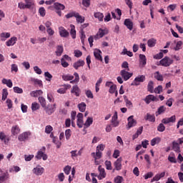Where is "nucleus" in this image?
<instances>
[{
    "mask_svg": "<svg viewBox=\"0 0 183 183\" xmlns=\"http://www.w3.org/2000/svg\"><path fill=\"white\" fill-rule=\"evenodd\" d=\"M53 8L56 10V14L59 16H62V11L65 9V6L61 3H54L52 6H49V9H53Z\"/></svg>",
    "mask_w": 183,
    "mask_h": 183,
    "instance_id": "obj_1",
    "label": "nucleus"
},
{
    "mask_svg": "<svg viewBox=\"0 0 183 183\" xmlns=\"http://www.w3.org/2000/svg\"><path fill=\"white\" fill-rule=\"evenodd\" d=\"M46 151V147H42L36 153L35 158L36 159H43V161H46L48 159V154H45Z\"/></svg>",
    "mask_w": 183,
    "mask_h": 183,
    "instance_id": "obj_2",
    "label": "nucleus"
},
{
    "mask_svg": "<svg viewBox=\"0 0 183 183\" xmlns=\"http://www.w3.org/2000/svg\"><path fill=\"white\" fill-rule=\"evenodd\" d=\"M56 109V104H49L47 106H45L44 111L48 114V115H52L54 111Z\"/></svg>",
    "mask_w": 183,
    "mask_h": 183,
    "instance_id": "obj_3",
    "label": "nucleus"
},
{
    "mask_svg": "<svg viewBox=\"0 0 183 183\" xmlns=\"http://www.w3.org/2000/svg\"><path fill=\"white\" fill-rule=\"evenodd\" d=\"M32 172H33V174H34V175L39 177V176L42 175V174H44V172H45V169L44 167H42L41 165H37L36 167H34L32 169Z\"/></svg>",
    "mask_w": 183,
    "mask_h": 183,
    "instance_id": "obj_4",
    "label": "nucleus"
},
{
    "mask_svg": "<svg viewBox=\"0 0 183 183\" xmlns=\"http://www.w3.org/2000/svg\"><path fill=\"white\" fill-rule=\"evenodd\" d=\"M172 62H174V61L171 59V58L165 56L162 60H160L159 64L162 65V66L167 67L169 66V65H172Z\"/></svg>",
    "mask_w": 183,
    "mask_h": 183,
    "instance_id": "obj_5",
    "label": "nucleus"
},
{
    "mask_svg": "<svg viewBox=\"0 0 183 183\" xmlns=\"http://www.w3.org/2000/svg\"><path fill=\"white\" fill-rule=\"evenodd\" d=\"M127 121V129H131V128L137 125V120L134 119V116L129 117Z\"/></svg>",
    "mask_w": 183,
    "mask_h": 183,
    "instance_id": "obj_6",
    "label": "nucleus"
},
{
    "mask_svg": "<svg viewBox=\"0 0 183 183\" xmlns=\"http://www.w3.org/2000/svg\"><path fill=\"white\" fill-rule=\"evenodd\" d=\"M77 118V127L79 128H82L84 127V114L82 113H79L76 116Z\"/></svg>",
    "mask_w": 183,
    "mask_h": 183,
    "instance_id": "obj_7",
    "label": "nucleus"
},
{
    "mask_svg": "<svg viewBox=\"0 0 183 183\" xmlns=\"http://www.w3.org/2000/svg\"><path fill=\"white\" fill-rule=\"evenodd\" d=\"M107 34H108V29H99L97 35L94 36V39H99V38H102Z\"/></svg>",
    "mask_w": 183,
    "mask_h": 183,
    "instance_id": "obj_8",
    "label": "nucleus"
},
{
    "mask_svg": "<svg viewBox=\"0 0 183 183\" xmlns=\"http://www.w3.org/2000/svg\"><path fill=\"white\" fill-rule=\"evenodd\" d=\"M176 121H177V116L173 115L171 117H166V118L163 119L162 120V123L167 124H171V122L174 123Z\"/></svg>",
    "mask_w": 183,
    "mask_h": 183,
    "instance_id": "obj_9",
    "label": "nucleus"
},
{
    "mask_svg": "<svg viewBox=\"0 0 183 183\" xmlns=\"http://www.w3.org/2000/svg\"><path fill=\"white\" fill-rule=\"evenodd\" d=\"M98 171L99 174L97 176L98 179H104L107 177V173L105 172V169L102 167V166H99Z\"/></svg>",
    "mask_w": 183,
    "mask_h": 183,
    "instance_id": "obj_10",
    "label": "nucleus"
},
{
    "mask_svg": "<svg viewBox=\"0 0 183 183\" xmlns=\"http://www.w3.org/2000/svg\"><path fill=\"white\" fill-rule=\"evenodd\" d=\"M120 74L124 81H128V79L132 76V73L128 72L125 69L122 70Z\"/></svg>",
    "mask_w": 183,
    "mask_h": 183,
    "instance_id": "obj_11",
    "label": "nucleus"
},
{
    "mask_svg": "<svg viewBox=\"0 0 183 183\" xmlns=\"http://www.w3.org/2000/svg\"><path fill=\"white\" fill-rule=\"evenodd\" d=\"M29 137H31V132H25L21 134L20 135H19L18 139L19 141H21V142L26 141V139H28Z\"/></svg>",
    "mask_w": 183,
    "mask_h": 183,
    "instance_id": "obj_12",
    "label": "nucleus"
},
{
    "mask_svg": "<svg viewBox=\"0 0 183 183\" xmlns=\"http://www.w3.org/2000/svg\"><path fill=\"white\" fill-rule=\"evenodd\" d=\"M144 81H145V76L139 75L134 79L133 81V84L135 85L136 86H138V85H139V82H144Z\"/></svg>",
    "mask_w": 183,
    "mask_h": 183,
    "instance_id": "obj_13",
    "label": "nucleus"
},
{
    "mask_svg": "<svg viewBox=\"0 0 183 183\" xmlns=\"http://www.w3.org/2000/svg\"><path fill=\"white\" fill-rule=\"evenodd\" d=\"M59 32L61 38H66L69 36V32H68V31H66V29L62 26L59 27Z\"/></svg>",
    "mask_w": 183,
    "mask_h": 183,
    "instance_id": "obj_14",
    "label": "nucleus"
},
{
    "mask_svg": "<svg viewBox=\"0 0 183 183\" xmlns=\"http://www.w3.org/2000/svg\"><path fill=\"white\" fill-rule=\"evenodd\" d=\"M147 65V56L144 54H139V66L144 68Z\"/></svg>",
    "mask_w": 183,
    "mask_h": 183,
    "instance_id": "obj_15",
    "label": "nucleus"
},
{
    "mask_svg": "<svg viewBox=\"0 0 183 183\" xmlns=\"http://www.w3.org/2000/svg\"><path fill=\"white\" fill-rule=\"evenodd\" d=\"M18 41V38L16 36H12L8 41H6V46H14L16 41Z\"/></svg>",
    "mask_w": 183,
    "mask_h": 183,
    "instance_id": "obj_16",
    "label": "nucleus"
},
{
    "mask_svg": "<svg viewBox=\"0 0 183 183\" xmlns=\"http://www.w3.org/2000/svg\"><path fill=\"white\" fill-rule=\"evenodd\" d=\"M71 92L75 95V97H79V95H81V89H79L78 85H74L72 86Z\"/></svg>",
    "mask_w": 183,
    "mask_h": 183,
    "instance_id": "obj_17",
    "label": "nucleus"
},
{
    "mask_svg": "<svg viewBox=\"0 0 183 183\" xmlns=\"http://www.w3.org/2000/svg\"><path fill=\"white\" fill-rule=\"evenodd\" d=\"M11 134L16 137V135H18L21 132V128L18 125H14L11 127Z\"/></svg>",
    "mask_w": 183,
    "mask_h": 183,
    "instance_id": "obj_18",
    "label": "nucleus"
},
{
    "mask_svg": "<svg viewBox=\"0 0 183 183\" xmlns=\"http://www.w3.org/2000/svg\"><path fill=\"white\" fill-rule=\"evenodd\" d=\"M144 102L146 104H150L152 101H158L157 97L152 95V94H149L148 96L146 97V98L144 99Z\"/></svg>",
    "mask_w": 183,
    "mask_h": 183,
    "instance_id": "obj_19",
    "label": "nucleus"
},
{
    "mask_svg": "<svg viewBox=\"0 0 183 183\" xmlns=\"http://www.w3.org/2000/svg\"><path fill=\"white\" fill-rule=\"evenodd\" d=\"M172 149L174 152L179 154L181 152V147H179V144L177 141L172 142Z\"/></svg>",
    "mask_w": 183,
    "mask_h": 183,
    "instance_id": "obj_20",
    "label": "nucleus"
},
{
    "mask_svg": "<svg viewBox=\"0 0 183 183\" xmlns=\"http://www.w3.org/2000/svg\"><path fill=\"white\" fill-rule=\"evenodd\" d=\"M8 38H11V33L9 32H2L0 34V41L5 42Z\"/></svg>",
    "mask_w": 183,
    "mask_h": 183,
    "instance_id": "obj_21",
    "label": "nucleus"
},
{
    "mask_svg": "<svg viewBox=\"0 0 183 183\" xmlns=\"http://www.w3.org/2000/svg\"><path fill=\"white\" fill-rule=\"evenodd\" d=\"M0 140L4 141L5 145H8V142H9V137H6V134H5V132H1Z\"/></svg>",
    "mask_w": 183,
    "mask_h": 183,
    "instance_id": "obj_22",
    "label": "nucleus"
},
{
    "mask_svg": "<svg viewBox=\"0 0 183 183\" xmlns=\"http://www.w3.org/2000/svg\"><path fill=\"white\" fill-rule=\"evenodd\" d=\"M124 25L128 29H129V31H132V29L134 28V23H132L131 19H126L124 20Z\"/></svg>",
    "mask_w": 183,
    "mask_h": 183,
    "instance_id": "obj_23",
    "label": "nucleus"
},
{
    "mask_svg": "<svg viewBox=\"0 0 183 183\" xmlns=\"http://www.w3.org/2000/svg\"><path fill=\"white\" fill-rule=\"evenodd\" d=\"M8 179H9V173L4 172L0 175V183H5Z\"/></svg>",
    "mask_w": 183,
    "mask_h": 183,
    "instance_id": "obj_24",
    "label": "nucleus"
},
{
    "mask_svg": "<svg viewBox=\"0 0 183 183\" xmlns=\"http://www.w3.org/2000/svg\"><path fill=\"white\" fill-rule=\"evenodd\" d=\"M101 54H102V51L99 49H94V56L98 61H102V56H101Z\"/></svg>",
    "mask_w": 183,
    "mask_h": 183,
    "instance_id": "obj_25",
    "label": "nucleus"
},
{
    "mask_svg": "<svg viewBox=\"0 0 183 183\" xmlns=\"http://www.w3.org/2000/svg\"><path fill=\"white\" fill-rule=\"evenodd\" d=\"M75 17L76 18V21L77 22V24H84V22H85V17L79 15V13H76Z\"/></svg>",
    "mask_w": 183,
    "mask_h": 183,
    "instance_id": "obj_26",
    "label": "nucleus"
},
{
    "mask_svg": "<svg viewBox=\"0 0 183 183\" xmlns=\"http://www.w3.org/2000/svg\"><path fill=\"white\" fill-rule=\"evenodd\" d=\"M84 65H85V61L84 60H79L73 64V66L74 69H78V68H81Z\"/></svg>",
    "mask_w": 183,
    "mask_h": 183,
    "instance_id": "obj_27",
    "label": "nucleus"
},
{
    "mask_svg": "<svg viewBox=\"0 0 183 183\" xmlns=\"http://www.w3.org/2000/svg\"><path fill=\"white\" fill-rule=\"evenodd\" d=\"M70 28V35L73 39H75V38H76V30H75V26L74 24H71Z\"/></svg>",
    "mask_w": 183,
    "mask_h": 183,
    "instance_id": "obj_28",
    "label": "nucleus"
},
{
    "mask_svg": "<svg viewBox=\"0 0 183 183\" xmlns=\"http://www.w3.org/2000/svg\"><path fill=\"white\" fill-rule=\"evenodd\" d=\"M42 94H44V92H42V90H35V91H32L30 93V95L33 98H36L37 97H39V95H42Z\"/></svg>",
    "mask_w": 183,
    "mask_h": 183,
    "instance_id": "obj_29",
    "label": "nucleus"
},
{
    "mask_svg": "<svg viewBox=\"0 0 183 183\" xmlns=\"http://www.w3.org/2000/svg\"><path fill=\"white\" fill-rule=\"evenodd\" d=\"M168 161L172 162V164H177V157H175V154L174 152H171L168 157Z\"/></svg>",
    "mask_w": 183,
    "mask_h": 183,
    "instance_id": "obj_30",
    "label": "nucleus"
},
{
    "mask_svg": "<svg viewBox=\"0 0 183 183\" xmlns=\"http://www.w3.org/2000/svg\"><path fill=\"white\" fill-rule=\"evenodd\" d=\"M91 155L94 159H101V158H102V152H97V150L96 152H92Z\"/></svg>",
    "mask_w": 183,
    "mask_h": 183,
    "instance_id": "obj_31",
    "label": "nucleus"
},
{
    "mask_svg": "<svg viewBox=\"0 0 183 183\" xmlns=\"http://www.w3.org/2000/svg\"><path fill=\"white\" fill-rule=\"evenodd\" d=\"M94 18L98 19V21H104V14L98 11V12H94Z\"/></svg>",
    "mask_w": 183,
    "mask_h": 183,
    "instance_id": "obj_32",
    "label": "nucleus"
},
{
    "mask_svg": "<svg viewBox=\"0 0 183 183\" xmlns=\"http://www.w3.org/2000/svg\"><path fill=\"white\" fill-rule=\"evenodd\" d=\"M144 119L145 121H149V122H155V116L147 113V115L144 117Z\"/></svg>",
    "mask_w": 183,
    "mask_h": 183,
    "instance_id": "obj_33",
    "label": "nucleus"
},
{
    "mask_svg": "<svg viewBox=\"0 0 183 183\" xmlns=\"http://www.w3.org/2000/svg\"><path fill=\"white\" fill-rule=\"evenodd\" d=\"M114 167L115 169L117 171H120L122 168V164L121 163V159H118L115 162H114Z\"/></svg>",
    "mask_w": 183,
    "mask_h": 183,
    "instance_id": "obj_34",
    "label": "nucleus"
},
{
    "mask_svg": "<svg viewBox=\"0 0 183 183\" xmlns=\"http://www.w3.org/2000/svg\"><path fill=\"white\" fill-rule=\"evenodd\" d=\"M2 84L4 85H6L9 88H12V80L11 79H2Z\"/></svg>",
    "mask_w": 183,
    "mask_h": 183,
    "instance_id": "obj_35",
    "label": "nucleus"
},
{
    "mask_svg": "<svg viewBox=\"0 0 183 183\" xmlns=\"http://www.w3.org/2000/svg\"><path fill=\"white\" fill-rule=\"evenodd\" d=\"M77 108H79L80 112H85L86 109V104L85 102H81L78 104Z\"/></svg>",
    "mask_w": 183,
    "mask_h": 183,
    "instance_id": "obj_36",
    "label": "nucleus"
},
{
    "mask_svg": "<svg viewBox=\"0 0 183 183\" xmlns=\"http://www.w3.org/2000/svg\"><path fill=\"white\" fill-rule=\"evenodd\" d=\"M24 2L27 9H31V6L35 5V1L34 0H24Z\"/></svg>",
    "mask_w": 183,
    "mask_h": 183,
    "instance_id": "obj_37",
    "label": "nucleus"
},
{
    "mask_svg": "<svg viewBox=\"0 0 183 183\" xmlns=\"http://www.w3.org/2000/svg\"><path fill=\"white\" fill-rule=\"evenodd\" d=\"M161 142V137H155L153 139L151 140V145L152 147H155L157 144H159Z\"/></svg>",
    "mask_w": 183,
    "mask_h": 183,
    "instance_id": "obj_38",
    "label": "nucleus"
},
{
    "mask_svg": "<svg viewBox=\"0 0 183 183\" xmlns=\"http://www.w3.org/2000/svg\"><path fill=\"white\" fill-rule=\"evenodd\" d=\"M94 122V119L92 117H88L85 123L83 124L86 128H88L92 125V123Z\"/></svg>",
    "mask_w": 183,
    "mask_h": 183,
    "instance_id": "obj_39",
    "label": "nucleus"
},
{
    "mask_svg": "<svg viewBox=\"0 0 183 183\" xmlns=\"http://www.w3.org/2000/svg\"><path fill=\"white\" fill-rule=\"evenodd\" d=\"M167 110V108L164 106H162L158 108L157 112H156V117H158V115H161L162 114H164L165 111Z\"/></svg>",
    "mask_w": 183,
    "mask_h": 183,
    "instance_id": "obj_40",
    "label": "nucleus"
},
{
    "mask_svg": "<svg viewBox=\"0 0 183 183\" xmlns=\"http://www.w3.org/2000/svg\"><path fill=\"white\" fill-rule=\"evenodd\" d=\"M157 44V40L155 39H150L147 41V45L149 48L155 46Z\"/></svg>",
    "mask_w": 183,
    "mask_h": 183,
    "instance_id": "obj_41",
    "label": "nucleus"
},
{
    "mask_svg": "<svg viewBox=\"0 0 183 183\" xmlns=\"http://www.w3.org/2000/svg\"><path fill=\"white\" fill-rule=\"evenodd\" d=\"M64 52V47L62 46H58L56 47V56H61Z\"/></svg>",
    "mask_w": 183,
    "mask_h": 183,
    "instance_id": "obj_42",
    "label": "nucleus"
},
{
    "mask_svg": "<svg viewBox=\"0 0 183 183\" xmlns=\"http://www.w3.org/2000/svg\"><path fill=\"white\" fill-rule=\"evenodd\" d=\"M147 89L151 94H154V81H150L148 83Z\"/></svg>",
    "mask_w": 183,
    "mask_h": 183,
    "instance_id": "obj_43",
    "label": "nucleus"
},
{
    "mask_svg": "<svg viewBox=\"0 0 183 183\" xmlns=\"http://www.w3.org/2000/svg\"><path fill=\"white\" fill-rule=\"evenodd\" d=\"M79 34L81 44L84 45L85 42V38H86V36L85 35V31H84V30H80Z\"/></svg>",
    "mask_w": 183,
    "mask_h": 183,
    "instance_id": "obj_44",
    "label": "nucleus"
},
{
    "mask_svg": "<svg viewBox=\"0 0 183 183\" xmlns=\"http://www.w3.org/2000/svg\"><path fill=\"white\" fill-rule=\"evenodd\" d=\"M154 78L157 79V81H164V76L162 74H159V71H156L154 73Z\"/></svg>",
    "mask_w": 183,
    "mask_h": 183,
    "instance_id": "obj_45",
    "label": "nucleus"
},
{
    "mask_svg": "<svg viewBox=\"0 0 183 183\" xmlns=\"http://www.w3.org/2000/svg\"><path fill=\"white\" fill-rule=\"evenodd\" d=\"M122 55H127V56H134V54L130 51H128V49H127L126 48H124L122 52Z\"/></svg>",
    "mask_w": 183,
    "mask_h": 183,
    "instance_id": "obj_46",
    "label": "nucleus"
},
{
    "mask_svg": "<svg viewBox=\"0 0 183 183\" xmlns=\"http://www.w3.org/2000/svg\"><path fill=\"white\" fill-rule=\"evenodd\" d=\"M63 81H72L74 79V76L71 74H65L62 76Z\"/></svg>",
    "mask_w": 183,
    "mask_h": 183,
    "instance_id": "obj_47",
    "label": "nucleus"
},
{
    "mask_svg": "<svg viewBox=\"0 0 183 183\" xmlns=\"http://www.w3.org/2000/svg\"><path fill=\"white\" fill-rule=\"evenodd\" d=\"M39 102L41 104V107L44 108L46 107V100L44 97H39Z\"/></svg>",
    "mask_w": 183,
    "mask_h": 183,
    "instance_id": "obj_48",
    "label": "nucleus"
},
{
    "mask_svg": "<svg viewBox=\"0 0 183 183\" xmlns=\"http://www.w3.org/2000/svg\"><path fill=\"white\" fill-rule=\"evenodd\" d=\"M52 142L56 145V148H61V143L58 140V137H54Z\"/></svg>",
    "mask_w": 183,
    "mask_h": 183,
    "instance_id": "obj_49",
    "label": "nucleus"
},
{
    "mask_svg": "<svg viewBox=\"0 0 183 183\" xmlns=\"http://www.w3.org/2000/svg\"><path fill=\"white\" fill-rule=\"evenodd\" d=\"M44 76L46 78V81L51 82V79H52V74H51V73L49 71L44 72Z\"/></svg>",
    "mask_w": 183,
    "mask_h": 183,
    "instance_id": "obj_50",
    "label": "nucleus"
},
{
    "mask_svg": "<svg viewBox=\"0 0 183 183\" xmlns=\"http://www.w3.org/2000/svg\"><path fill=\"white\" fill-rule=\"evenodd\" d=\"M8 98V90L6 89H3L2 90V101H5Z\"/></svg>",
    "mask_w": 183,
    "mask_h": 183,
    "instance_id": "obj_51",
    "label": "nucleus"
},
{
    "mask_svg": "<svg viewBox=\"0 0 183 183\" xmlns=\"http://www.w3.org/2000/svg\"><path fill=\"white\" fill-rule=\"evenodd\" d=\"M21 171V167L18 166H14L9 169V172H19Z\"/></svg>",
    "mask_w": 183,
    "mask_h": 183,
    "instance_id": "obj_52",
    "label": "nucleus"
},
{
    "mask_svg": "<svg viewBox=\"0 0 183 183\" xmlns=\"http://www.w3.org/2000/svg\"><path fill=\"white\" fill-rule=\"evenodd\" d=\"M109 92L110 94H115V92H117V85L112 84V86H110Z\"/></svg>",
    "mask_w": 183,
    "mask_h": 183,
    "instance_id": "obj_53",
    "label": "nucleus"
},
{
    "mask_svg": "<svg viewBox=\"0 0 183 183\" xmlns=\"http://www.w3.org/2000/svg\"><path fill=\"white\" fill-rule=\"evenodd\" d=\"M71 132H72L69 129L65 131V137H66V141L69 140V139L71 138Z\"/></svg>",
    "mask_w": 183,
    "mask_h": 183,
    "instance_id": "obj_54",
    "label": "nucleus"
},
{
    "mask_svg": "<svg viewBox=\"0 0 183 183\" xmlns=\"http://www.w3.org/2000/svg\"><path fill=\"white\" fill-rule=\"evenodd\" d=\"M13 89H14V92H15L16 94H22L24 92V90L22 89V88L19 86H14Z\"/></svg>",
    "mask_w": 183,
    "mask_h": 183,
    "instance_id": "obj_55",
    "label": "nucleus"
},
{
    "mask_svg": "<svg viewBox=\"0 0 183 183\" xmlns=\"http://www.w3.org/2000/svg\"><path fill=\"white\" fill-rule=\"evenodd\" d=\"M105 149V144H99L97 148H96V151L98 152H101V151H104Z\"/></svg>",
    "mask_w": 183,
    "mask_h": 183,
    "instance_id": "obj_56",
    "label": "nucleus"
},
{
    "mask_svg": "<svg viewBox=\"0 0 183 183\" xmlns=\"http://www.w3.org/2000/svg\"><path fill=\"white\" fill-rule=\"evenodd\" d=\"M37 109H39V104L36 102H34L31 104V110L32 111H37Z\"/></svg>",
    "mask_w": 183,
    "mask_h": 183,
    "instance_id": "obj_57",
    "label": "nucleus"
},
{
    "mask_svg": "<svg viewBox=\"0 0 183 183\" xmlns=\"http://www.w3.org/2000/svg\"><path fill=\"white\" fill-rule=\"evenodd\" d=\"M157 131H159V132H164V131H165V126L164 125V123L159 124L157 127Z\"/></svg>",
    "mask_w": 183,
    "mask_h": 183,
    "instance_id": "obj_58",
    "label": "nucleus"
},
{
    "mask_svg": "<svg viewBox=\"0 0 183 183\" xmlns=\"http://www.w3.org/2000/svg\"><path fill=\"white\" fill-rule=\"evenodd\" d=\"M53 130H54V128L51 125H47L45 127L46 134H51V132H52Z\"/></svg>",
    "mask_w": 183,
    "mask_h": 183,
    "instance_id": "obj_59",
    "label": "nucleus"
},
{
    "mask_svg": "<svg viewBox=\"0 0 183 183\" xmlns=\"http://www.w3.org/2000/svg\"><path fill=\"white\" fill-rule=\"evenodd\" d=\"M33 82H34L35 85H39V86H42V80L38 79H32Z\"/></svg>",
    "mask_w": 183,
    "mask_h": 183,
    "instance_id": "obj_60",
    "label": "nucleus"
},
{
    "mask_svg": "<svg viewBox=\"0 0 183 183\" xmlns=\"http://www.w3.org/2000/svg\"><path fill=\"white\" fill-rule=\"evenodd\" d=\"M33 69L34 72H36L37 75H41L42 74V70L38 66H34Z\"/></svg>",
    "mask_w": 183,
    "mask_h": 183,
    "instance_id": "obj_61",
    "label": "nucleus"
},
{
    "mask_svg": "<svg viewBox=\"0 0 183 183\" xmlns=\"http://www.w3.org/2000/svg\"><path fill=\"white\" fill-rule=\"evenodd\" d=\"M11 72H18V65L16 64H12L11 66Z\"/></svg>",
    "mask_w": 183,
    "mask_h": 183,
    "instance_id": "obj_62",
    "label": "nucleus"
},
{
    "mask_svg": "<svg viewBox=\"0 0 183 183\" xmlns=\"http://www.w3.org/2000/svg\"><path fill=\"white\" fill-rule=\"evenodd\" d=\"M153 92H155V94H161V92H162V86L159 85L156 87Z\"/></svg>",
    "mask_w": 183,
    "mask_h": 183,
    "instance_id": "obj_63",
    "label": "nucleus"
},
{
    "mask_svg": "<svg viewBox=\"0 0 183 183\" xmlns=\"http://www.w3.org/2000/svg\"><path fill=\"white\" fill-rule=\"evenodd\" d=\"M123 181H124V178L121 176H117L114 179V182H116V183H122Z\"/></svg>",
    "mask_w": 183,
    "mask_h": 183,
    "instance_id": "obj_64",
    "label": "nucleus"
}]
</instances>
